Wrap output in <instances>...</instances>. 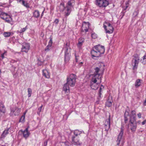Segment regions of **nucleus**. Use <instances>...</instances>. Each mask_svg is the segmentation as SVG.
I'll list each match as a JSON object with an SVG mask.
<instances>
[{
    "label": "nucleus",
    "mask_w": 146,
    "mask_h": 146,
    "mask_svg": "<svg viewBox=\"0 0 146 146\" xmlns=\"http://www.w3.org/2000/svg\"><path fill=\"white\" fill-rule=\"evenodd\" d=\"M105 50L104 46L102 45H98L94 46L91 52L92 57L101 56L102 54H104Z\"/></svg>",
    "instance_id": "nucleus-1"
},
{
    "label": "nucleus",
    "mask_w": 146,
    "mask_h": 146,
    "mask_svg": "<svg viewBox=\"0 0 146 146\" xmlns=\"http://www.w3.org/2000/svg\"><path fill=\"white\" fill-rule=\"evenodd\" d=\"M136 112L135 110L132 111L129 115L128 112L126 111L124 114V122L125 123H127L129 121L128 119L130 120H136Z\"/></svg>",
    "instance_id": "nucleus-2"
},
{
    "label": "nucleus",
    "mask_w": 146,
    "mask_h": 146,
    "mask_svg": "<svg viewBox=\"0 0 146 146\" xmlns=\"http://www.w3.org/2000/svg\"><path fill=\"white\" fill-rule=\"evenodd\" d=\"M101 82V79H97L92 78L90 83L91 88L94 90H96L99 86V84Z\"/></svg>",
    "instance_id": "nucleus-3"
},
{
    "label": "nucleus",
    "mask_w": 146,
    "mask_h": 146,
    "mask_svg": "<svg viewBox=\"0 0 146 146\" xmlns=\"http://www.w3.org/2000/svg\"><path fill=\"white\" fill-rule=\"evenodd\" d=\"M71 9L68 6L65 7L64 3H60L59 6V9L60 12H64L66 17L68 16L71 12Z\"/></svg>",
    "instance_id": "nucleus-4"
},
{
    "label": "nucleus",
    "mask_w": 146,
    "mask_h": 146,
    "mask_svg": "<svg viewBox=\"0 0 146 146\" xmlns=\"http://www.w3.org/2000/svg\"><path fill=\"white\" fill-rule=\"evenodd\" d=\"M76 80V75L73 74H71L69 77L67 78L66 83L71 86L73 87L75 85Z\"/></svg>",
    "instance_id": "nucleus-5"
},
{
    "label": "nucleus",
    "mask_w": 146,
    "mask_h": 146,
    "mask_svg": "<svg viewBox=\"0 0 146 146\" xmlns=\"http://www.w3.org/2000/svg\"><path fill=\"white\" fill-rule=\"evenodd\" d=\"M140 60L139 57L137 54H135L133 56L132 64L133 69L134 70L137 68Z\"/></svg>",
    "instance_id": "nucleus-6"
},
{
    "label": "nucleus",
    "mask_w": 146,
    "mask_h": 146,
    "mask_svg": "<svg viewBox=\"0 0 146 146\" xmlns=\"http://www.w3.org/2000/svg\"><path fill=\"white\" fill-rule=\"evenodd\" d=\"M103 26L106 33L110 34L113 32L114 28L108 22H105L104 23Z\"/></svg>",
    "instance_id": "nucleus-7"
},
{
    "label": "nucleus",
    "mask_w": 146,
    "mask_h": 146,
    "mask_svg": "<svg viewBox=\"0 0 146 146\" xmlns=\"http://www.w3.org/2000/svg\"><path fill=\"white\" fill-rule=\"evenodd\" d=\"M65 51L64 60L66 62H68L70 59V48L69 44L67 43L63 48Z\"/></svg>",
    "instance_id": "nucleus-8"
},
{
    "label": "nucleus",
    "mask_w": 146,
    "mask_h": 146,
    "mask_svg": "<svg viewBox=\"0 0 146 146\" xmlns=\"http://www.w3.org/2000/svg\"><path fill=\"white\" fill-rule=\"evenodd\" d=\"M102 70L101 67L99 66V67H96L94 69V74L93 75L92 78L97 79H101L102 75L100 73L101 70Z\"/></svg>",
    "instance_id": "nucleus-9"
},
{
    "label": "nucleus",
    "mask_w": 146,
    "mask_h": 146,
    "mask_svg": "<svg viewBox=\"0 0 146 146\" xmlns=\"http://www.w3.org/2000/svg\"><path fill=\"white\" fill-rule=\"evenodd\" d=\"M129 128H130L132 132H135L137 128V123L136 120H129L128 123H126Z\"/></svg>",
    "instance_id": "nucleus-10"
},
{
    "label": "nucleus",
    "mask_w": 146,
    "mask_h": 146,
    "mask_svg": "<svg viewBox=\"0 0 146 146\" xmlns=\"http://www.w3.org/2000/svg\"><path fill=\"white\" fill-rule=\"evenodd\" d=\"M96 5L102 8L106 7L109 4L108 1L106 0H96Z\"/></svg>",
    "instance_id": "nucleus-11"
},
{
    "label": "nucleus",
    "mask_w": 146,
    "mask_h": 146,
    "mask_svg": "<svg viewBox=\"0 0 146 146\" xmlns=\"http://www.w3.org/2000/svg\"><path fill=\"white\" fill-rule=\"evenodd\" d=\"M30 46L29 44L26 42L23 43L22 45L21 51L27 53L30 49Z\"/></svg>",
    "instance_id": "nucleus-12"
},
{
    "label": "nucleus",
    "mask_w": 146,
    "mask_h": 146,
    "mask_svg": "<svg viewBox=\"0 0 146 146\" xmlns=\"http://www.w3.org/2000/svg\"><path fill=\"white\" fill-rule=\"evenodd\" d=\"M21 110V108L14 107L11 109V113L12 115H18L20 113Z\"/></svg>",
    "instance_id": "nucleus-13"
},
{
    "label": "nucleus",
    "mask_w": 146,
    "mask_h": 146,
    "mask_svg": "<svg viewBox=\"0 0 146 146\" xmlns=\"http://www.w3.org/2000/svg\"><path fill=\"white\" fill-rule=\"evenodd\" d=\"M110 116H109V118L106 120L105 123V129L106 130L108 131L110 127Z\"/></svg>",
    "instance_id": "nucleus-14"
},
{
    "label": "nucleus",
    "mask_w": 146,
    "mask_h": 146,
    "mask_svg": "<svg viewBox=\"0 0 146 146\" xmlns=\"http://www.w3.org/2000/svg\"><path fill=\"white\" fill-rule=\"evenodd\" d=\"M89 23L88 22H84L82 25V31H85L87 32L88 31L89 28Z\"/></svg>",
    "instance_id": "nucleus-15"
},
{
    "label": "nucleus",
    "mask_w": 146,
    "mask_h": 146,
    "mask_svg": "<svg viewBox=\"0 0 146 146\" xmlns=\"http://www.w3.org/2000/svg\"><path fill=\"white\" fill-rule=\"evenodd\" d=\"M123 134V129H121V131L118 135L117 139L116 141L117 145H119L121 140V139Z\"/></svg>",
    "instance_id": "nucleus-16"
},
{
    "label": "nucleus",
    "mask_w": 146,
    "mask_h": 146,
    "mask_svg": "<svg viewBox=\"0 0 146 146\" xmlns=\"http://www.w3.org/2000/svg\"><path fill=\"white\" fill-rule=\"evenodd\" d=\"M72 143L75 145H80L81 144L78 138L75 136L72 137Z\"/></svg>",
    "instance_id": "nucleus-17"
},
{
    "label": "nucleus",
    "mask_w": 146,
    "mask_h": 146,
    "mask_svg": "<svg viewBox=\"0 0 146 146\" xmlns=\"http://www.w3.org/2000/svg\"><path fill=\"white\" fill-rule=\"evenodd\" d=\"M20 131L22 132L23 134V137L25 139H27L28 137L30 134L29 132L28 131V128H26L24 131L22 130H21Z\"/></svg>",
    "instance_id": "nucleus-18"
},
{
    "label": "nucleus",
    "mask_w": 146,
    "mask_h": 146,
    "mask_svg": "<svg viewBox=\"0 0 146 146\" xmlns=\"http://www.w3.org/2000/svg\"><path fill=\"white\" fill-rule=\"evenodd\" d=\"M5 108L2 102H0V114L5 113Z\"/></svg>",
    "instance_id": "nucleus-19"
},
{
    "label": "nucleus",
    "mask_w": 146,
    "mask_h": 146,
    "mask_svg": "<svg viewBox=\"0 0 146 146\" xmlns=\"http://www.w3.org/2000/svg\"><path fill=\"white\" fill-rule=\"evenodd\" d=\"M52 38H50V40L48 42V44L45 50L46 51H48L50 49L52 44Z\"/></svg>",
    "instance_id": "nucleus-20"
},
{
    "label": "nucleus",
    "mask_w": 146,
    "mask_h": 146,
    "mask_svg": "<svg viewBox=\"0 0 146 146\" xmlns=\"http://www.w3.org/2000/svg\"><path fill=\"white\" fill-rule=\"evenodd\" d=\"M84 42V38H80L78 40V42L77 44L78 47V48H80Z\"/></svg>",
    "instance_id": "nucleus-21"
},
{
    "label": "nucleus",
    "mask_w": 146,
    "mask_h": 146,
    "mask_svg": "<svg viewBox=\"0 0 146 146\" xmlns=\"http://www.w3.org/2000/svg\"><path fill=\"white\" fill-rule=\"evenodd\" d=\"M4 20H5L6 22L10 23L11 25L13 24L12 19L8 15L6 17V18Z\"/></svg>",
    "instance_id": "nucleus-22"
},
{
    "label": "nucleus",
    "mask_w": 146,
    "mask_h": 146,
    "mask_svg": "<svg viewBox=\"0 0 146 146\" xmlns=\"http://www.w3.org/2000/svg\"><path fill=\"white\" fill-rule=\"evenodd\" d=\"M42 73L43 76L46 78H50L49 73L47 70H42Z\"/></svg>",
    "instance_id": "nucleus-23"
},
{
    "label": "nucleus",
    "mask_w": 146,
    "mask_h": 146,
    "mask_svg": "<svg viewBox=\"0 0 146 146\" xmlns=\"http://www.w3.org/2000/svg\"><path fill=\"white\" fill-rule=\"evenodd\" d=\"M69 85L66 83L64 85L63 90L66 92L69 93L70 91Z\"/></svg>",
    "instance_id": "nucleus-24"
},
{
    "label": "nucleus",
    "mask_w": 146,
    "mask_h": 146,
    "mask_svg": "<svg viewBox=\"0 0 146 146\" xmlns=\"http://www.w3.org/2000/svg\"><path fill=\"white\" fill-rule=\"evenodd\" d=\"M74 0H70L68 3V6L70 9L72 7L74 4Z\"/></svg>",
    "instance_id": "nucleus-25"
},
{
    "label": "nucleus",
    "mask_w": 146,
    "mask_h": 146,
    "mask_svg": "<svg viewBox=\"0 0 146 146\" xmlns=\"http://www.w3.org/2000/svg\"><path fill=\"white\" fill-rule=\"evenodd\" d=\"M8 15L7 13L0 11V17L1 19L4 20Z\"/></svg>",
    "instance_id": "nucleus-26"
},
{
    "label": "nucleus",
    "mask_w": 146,
    "mask_h": 146,
    "mask_svg": "<svg viewBox=\"0 0 146 146\" xmlns=\"http://www.w3.org/2000/svg\"><path fill=\"white\" fill-rule=\"evenodd\" d=\"M82 133H84L82 131H80L78 129L75 130L74 131V135L76 136L80 135Z\"/></svg>",
    "instance_id": "nucleus-27"
},
{
    "label": "nucleus",
    "mask_w": 146,
    "mask_h": 146,
    "mask_svg": "<svg viewBox=\"0 0 146 146\" xmlns=\"http://www.w3.org/2000/svg\"><path fill=\"white\" fill-rule=\"evenodd\" d=\"M13 33L10 32H5L3 33V35L5 37H8L11 36H12Z\"/></svg>",
    "instance_id": "nucleus-28"
},
{
    "label": "nucleus",
    "mask_w": 146,
    "mask_h": 146,
    "mask_svg": "<svg viewBox=\"0 0 146 146\" xmlns=\"http://www.w3.org/2000/svg\"><path fill=\"white\" fill-rule=\"evenodd\" d=\"M141 80L139 79L137 80L135 83V86L136 88H138L139 86L141 85Z\"/></svg>",
    "instance_id": "nucleus-29"
},
{
    "label": "nucleus",
    "mask_w": 146,
    "mask_h": 146,
    "mask_svg": "<svg viewBox=\"0 0 146 146\" xmlns=\"http://www.w3.org/2000/svg\"><path fill=\"white\" fill-rule=\"evenodd\" d=\"M110 97L109 98L108 100L106 103V105L108 107H110L112 104V100H110Z\"/></svg>",
    "instance_id": "nucleus-30"
},
{
    "label": "nucleus",
    "mask_w": 146,
    "mask_h": 146,
    "mask_svg": "<svg viewBox=\"0 0 146 146\" xmlns=\"http://www.w3.org/2000/svg\"><path fill=\"white\" fill-rule=\"evenodd\" d=\"M40 13L39 11L37 10L35 11L33 13L34 16L36 18H38L40 16Z\"/></svg>",
    "instance_id": "nucleus-31"
},
{
    "label": "nucleus",
    "mask_w": 146,
    "mask_h": 146,
    "mask_svg": "<svg viewBox=\"0 0 146 146\" xmlns=\"http://www.w3.org/2000/svg\"><path fill=\"white\" fill-rule=\"evenodd\" d=\"M141 61L144 64H146V52L145 55L143 57L142 59H141Z\"/></svg>",
    "instance_id": "nucleus-32"
},
{
    "label": "nucleus",
    "mask_w": 146,
    "mask_h": 146,
    "mask_svg": "<svg viewBox=\"0 0 146 146\" xmlns=\"http://www.w3.org/2000/svg\"><path fill=\"white\" fill-rule=\"evenodd\" d=\"M9 129V128L7 130H5L4 131L2 135V136L3 137H5V136L9 133L8 131Z\"/></svg>",
    "instance_id": "nucleus-33"
},
{
    "label": "nucleus",
    "mask_w": 146,
    "mask_h": 146,
    "mask_svg": "<svg viewBox=\"0 0 146 146\" xmlns=\"http://www.w3.org/2000/svg\"><path fill=\"white\" fill-rule=\"evenodd\" d=\"M26 114V112L24 113L23 115L21 117L20 119V122H24L25 119V115Z\"/></svg>",
    "instance_id": "nucleus-34"
},
{
    "label": "nucleus",
    "mask_w": 146,
    "mask_h": 146,
    "mask_svg": "<svg viewBox=\"0 0 146 146\" xmlns=\"http://www.w3.org/2000/svg\"><path fill=\"white\" fill-rule=\"evenodd\" d=\"M24 6L27 7H29V6L28 4L26 2H25L24 1H23L21 3Z\"/></svg>",
    "instance_id": "nucleus-35"
},
{
    "label": "nucleus",
    "mask_w": 146,
    "mask_h": 146,
    "mask_svg": "<svg viewBox=\"0 0 146 146\" xmlns=\"http://www.w3.org/2000/svg\"><path fill=\"white\" fill-rule=\"evenodd\" d=\"M28 96L29 97H31V94L32 92V90L30 88H28Z\"/></svg>",
    "instance_id": "nucleus-36"
},
{
    "label": "nucleus",
    "mask_w": 146,
    "mask_h": 146,
    "mask_svg": "<svg viewBox=\"0 0 146 146\" xmlns=\"http://www.w3.org/2000/svg\"><path fill=\"white\" fill-rule=\"evenodd\" d=\"M27 29V27H26L25 28H22L21 29L20 31H18L19 32V33H21L24 31H25Z\"/></svg>",
    "instance_id": "nucleus-37"
},
{
    "label": "nucleus",
    "mask_w": 146,
    "mask_h": 146,
    "mask_svg": "<svg viewBox=\"0 0 146 146\" xmlns=\"http://www.w3.org/2000/svg\"><path fill=\"white\" fill-rule=\"evenodd\" d=\"M91 36L94 39H96L97 37V35L95 33H93L92 34Z\"/></svg>",
    "instance_id": "nucleus-38"
},
{
    "label": "nucleus",
    "mask_w": 146,
    "mask_h": 146,
    "mask_svg": "<svg viewBox=\"0 0 146 146\" xmlns=\"http://www.w3.org/2000/svg\"><path fill=\"white\" fill-rule=\"evenodd\" d=\"M104 88V86H103L102 85L100 87V90L99 91V96L100 97V95L101 94V92L102 90V89H103Z\"/></svg>",
    "instance_id": "nucleus-39"
},
{
    "label": "nucleus",
    "mask_w": 146,
    "mask_h": 146,
    "mask_svg": "<svg viewBox=\"0 0 146 146\" xmlns=\"http://www.w3.org/2000/svg\"><path fill=\"white\" fill-rule=\"evenodd\" d=\"M42 106L43 105H42L38 109V111L37 113L39 115H40V112L41 111Z\"/></svg>",
    "instance_id": "nucleus-40"
},
{
    "label": "nucleus",
    "mask_w": 146,
    "mask_h": 146,
    "mask_svg": "<svg viewBox=\"0 0 146 146\" xmlns=\"http://www.w3.org/2000/svg\"><path fill=\"white\" fill-rule=\"evenodd\" d=\"M58 22H59V20H58V19H55V20L54 21V23H56V24H57L58 23Z\"/></svg>",
    "instance_id": "nucleus-41"
},
{
    "label": "nucleus",
    "mask_w": 146,
    "mask_h": 146,
    "mask_svg": "<svg viewBox=\"0 0 146 146\" xmlns=\"http://www.w3.org/2000/svg\"><path fill=\"white\" fill-rule=\"evenodd\" d=\"M141 113H139L137 114V116L138 117L140 118L141 117Z\"/></svg>",
    "instance_id": "nucleus-42"
},
{
    "label": "nucleus",
    "mask_w": 146,
    "mask_h": 146,
    "mask_svg": "<svg viewBox=\"0 0 146 146\" xmlns=\"http://www.w3.org/2000/svg\"><path fill=\"white\" fill-rule=\"evenodd\" d=\"M146 123V119L144 120L142 122V125H144Z\"/></svg>",
    "instance_id": "nucleus-43"
},
{
    "label": "nucleus",
    "mask_w": 146,
    "mask_h": 146,
    "mask_svg": "<svg viewBox=\"0 0 146 146\" xmlns=\"http://www.w3.org/2000/svg\"><path fill=\"white\" fill-rule=\"evenodd\" d=\"M5 53V52H4V53H3L2 54H1V57L2 58V59H3L4 58V54Z\"/></svg>",
    "instance_id": "nucleus-44"
},
{
    "label": "nucleus",
    "mask_w": 146,
    "mask_h": 146,
    "mask_svg": "<svg viewBox=\"0 0 146 146\" xmlns=\"http://www.w3.org/2000/svg\"><path fill=\"white\" fill-rule=\"evenodd\" d=\"M47 141H45L44 142V146H46L47 145Z\"/></svg>",
    "instance_id": "nucleus-45"
},
{
    "label": "nucleus",
    "mask_w": 146,
    "mask_h": 146,
    "mask_svg": "<svg viewBox=\"0 0 146 146\" xmlns=\"http://www.w3.org/2000/svg\"><path fill=\"white\" fill-rule=\"evenodd\" d=\"M23 0H17L18 2L21 3Z\"/></svg>",
    "instance_id": "nucleus-46"
},
{
    "label": "nucleus",
    "mask_w": 146,
    "mask_h": 146,
    "mask_svg": "<svg viewBox=\"0 0 146 146\" xmlns=\"http://www.w3.org/2000/svg\"><path fill=\"white\" fill-rule=\"evenodd\" d=\"M143 105L144 106H146V99H145L143 102Z\"/></svg>",
    "instance_id": "nucleus-47"
},
{
    "label": "nucleus",
    "mask_w": 146,
    "mask_h": 146,
    "mask_svg": "<svg viewBox=\"0 0 146 146\" xmlns=\"http://www.w3.org/2000/svg\"><path fill=\"white\" fill-rule=\"evenodd\" d=\"M128 3H126V5L125 7V9H126L128 7Z\"/></svg>",
    "instance_id": "nucleus-48"
},
{
    "label": "nucleus",
    "mask_w": 146,
    "mask_h": 146,
    "mask_svg": "<svg viewBox=\"0 0 146 146\" xmlns=\"http://www.w3.org/2000/svg\"><path fill=\"white\" fill-rule=\"evenodd\" d=\"M75 60L76 62H77L78 61V58L76 55L75 56Z\"/></svg>",
    "instance_id": "nucleus-49"
},
{
    "label": "nucleus",
    "mask_w": 146,
    "mask_h": 146,
    "mask_svg": "<svg viewBox=\"0 0 146 146\" xmlns=\"http://www.w3.org/2000/svg\"><path fill=\"white\" fill-rule=\"evenodd\" d=\"M136 14V15H137L138 14V13L137 11H135L133 13V14Z\"/></svg>",
    "instance_id": "nucleus-50"
},
{
    "label": "nucleus",
    "mask_w": 146,
    "mask_h": 146,
    "mask_svg": "<svg viewBox=\"0 0 146 146\" xmlns=\"http://www.w3.org/2000/svg\"><path fill=\"white\" fill-rule=\"evenodd\" d=\"M83 64V63L82 62H80L79 63V65L80 66H81V65Z\"/></svg>",
    "instance_id": "nucleus-51"
},
{
    "label": "nucleus",
    "mask_w": 146,
    "mask_h": 146,
    "mask_svg": "<svg viewBox=\"0 0 146 146\" xmlns=\"http://www.w3.org/2000/svg\"><path fill=\"white\" fill-rule=\"evenodd\" d=\"M43 13H44V11H43L42 12V14H41V17H42V16L43 14Z\"/></svg>",
    "instance_id": "nucleus-52"
},
{
    "label": "nucleus",
    "mask_w": 146,
    "mask_h": 146,
    "mask_svg": "<svg viewBox=\"0 0 146 146\" xmlns=\"http://www.w3.org/2000/svg\"><path fill=\"white\" fill-rule=\"evenodd\" d=\"M2 146H5V145H2Z\"/></svg>",
    "instance_id": "nucleus-53"
}]
</instances>
